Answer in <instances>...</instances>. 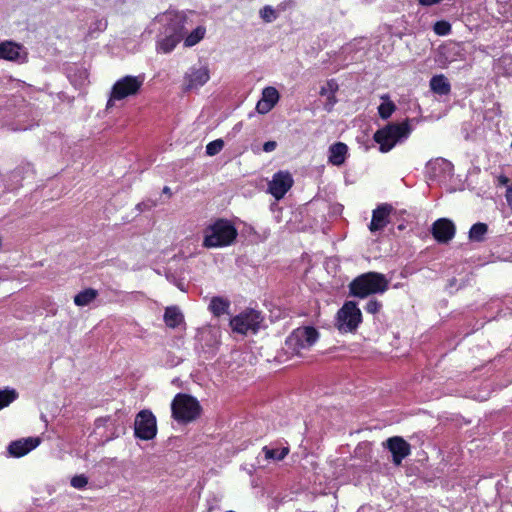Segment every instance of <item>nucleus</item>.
<instances>
[{"label":"nucleus","instance_id":"obj_1","mask_svg":"<svg viewBox=\"0 0 512 512\" xmlns=\"http://www.w3.org/2000/svg\"><path fill=\"white\" fill-rule=\"evenodd\" d=\"M237 235V229L230 221L218 219L204 230L203 245L207 248L228 246L234 242Z\"/></svg>","mask_w":512,"mask_h":512},{"label":"nucleus","instance_id":"obj_2","mask_svg":"<svg viewBox=\"0 0 512 512\" xmlns=\"http://www.w3.org/2000/svg\"><path fill=\"white\" fill-rule=\"evenodd\" d=\"M389 286V281L386 277L377 272H367L356 277L349 285L350 294L365 298L371 294H382Z\"/></svg>","mask_w":512,"mask_h":512},{"label":"nucleus","instance_id":"obj_3","mask_svg":"<svg viewBox=\"0 0 512 512\" xmlns=\"http://www.w3.org/2000/svg\"><path fill=\"white\" fill-rule=\"evenodd\" d=\"M408 120L402 123H391L379 129L374 134V140L380 146L381 152L390 151L398 142L407 139L411 133Z\"/></svg>","mask_w":512,"mask_h":512},{"label":"nucleus","instance_id":"obj_4","mask_svg":"<svg viewBox=\"0 0 512 512\" xmlns=\"http://www.w3.org/2000/svg\"><path fill=\"white\" fill-rule=\"evenodd\" d=\"M201 407L196 398L178 393L172 403V417L178 423H189L194 421L200 415Z\"/></svg>","mask_w":512,"mask_h":512},{"label":"nucleus","instance_id":"obj_5","mask_svg":"<svg viewBox=\"0 0 512 512\" xmlns=\"http://www.w3.org/2000/svg\"><path fill=\"white\" fill-rule=\"evenodd\" d=\"M318 338L319 333L314 327H299L287 337L285 350L292 355H301L302 351L310 349Z\"/></svg>","mask_w":512,"mask_h":512},{"label":"nucleus","instance_id":"obj_6","mask_svg":"<svg viewBox=\"0 0 512 512\" xmlns=\"http://www.w3.org/2000/svg\"><path fill=\"white\" fill-rule=\"evenodd\" d=\"M143 83V75H127L117 80L112 86L106 108L110 109L111 107H113L115 101H120L127 97L137 95L141 87L143 86Z\"/></svg>","mask_w":512,"mask_h":512},{"label":"nucleus","instance_id":"obj_7","mask_svg":"<svg viewBox=\"0 0 512 512\" xmlns=\"http://www.w3.org/2000/svg\"><path fill=\"white\" fill-rule=\"evenodd\" d=\"M362 321V314L357 304L347 301L337 312L336 327L340 332H353Z\"/></svg>","mask_w":512,"mask_h":512},{"label":"nucleus","instance_id":"obj_8","mask_svg":"<svg viewBox=\"0 0 512 512\" xmlns=\"http://www.w3.org/2000/svg\"><path fill=\"white\" fill-rule=\"evenodd\" d=\"M262 320L260 312L254 309H247L233 317L230 321V326L234 332L240 334L256 333L260 328Z\"/></svg>","mask_w":512,"mask_h":512},{"label":"nucleus","instance_id":"obj_9","mask_svg":"<svg viewBox=\"0 0 512 512\" xmlns=\"http://www.w3.org/2000/svg\"><path fill=\"white\" fill-rule=\"evenodd\" d=\"M135 436L142 440H151L157 434L156 418L149 410L140 411L134 423Z\"/></svg>","mask_w":512,"mask_h":512},{"label":"nucleus","instance_id":"obj_10","mask_svg":"<svg viewBox=\"0 0 512 512\" xmlns=\"http://www.w3.org/2000/svg\"><path fill=\"white\" fill-rule=\"evenodd\" d=\"M292 175L288 171L275 173L268 185V192L277 199H282L293 185Z\"/></svg>","mask_w":512,"mask_h":512},{"label":"nucleus","instance_id":"obj_11","mask_svg":"<svg viewBox=\"0 0 512 512\" xmlns=\"http://www.w3.org/2000/svg\"><path fill=\"white\" fill-rule=\"evenodd\" d=\"M210 79V72L207 66H192L185 73L184 88L187 91L196 90L202 87Z\"/></svg>","mask_w":512,"mask_h":512},{"label":"nucleus","instance_id":"obj_12","mask_svg":"<svg viewBox=\"0 0 512 512\" xmlns=\"http://www.w3.org/2000/svg\"><path fill=\"white\" fill-rule=\"evenodd\" d=\"M383 446L386 447L392 454V462L399 466L404 458L410 455L411 446L400 436H393L388 438Z\"/></svg>","mask_w":512,"mask_h":512},{"label":"nucleus","instance_id":"obj_13","mask_svg":"<svg viewBox=\"0 0 512 512\" xmlns=\"http://www.w3.org/2000/svg\"><path fill=\"white\" fill-rule=\"evenodd\" d=\"M455 225L447 218H440L432 225V235L439 243H448L455 235Z\"/></svg>","mask_w":512,"mask_h":512},{"label":"nucleus","instance_id":"obj_14","mask_svg":"<svg viewBox=\"0 0 512 512\" xmlns=\"http://www.w3.org/2000/svg\"><path fill=\"white\" fill-rule=\"evenodd\" d=\"M185 19V15L177 11L164 13L160 19L165 24L164 33L180 34L183 37Z\"/></svg>","mask_w":512,"mask_h":512},{"label":"nucleus","instance_id":"obj_15","mask_svg":"<svg viewBox=\"0 0 512 512\" xmlns=\"http://www.w3.org/2000/svg\"><path fill=\"white\" fill-rule=\"evenodd\" d=\"M40 444L38 437H28L13 441L8 446V452L13 457H22Z\"/></svg>","mask_w":512,"mask_h":512},{"label":"nucleus","instance_id":"obj_16","mask_svg":"<svg viewBox=\"0 0 512 512\" xmlns=\"http://www.w3.org/2000/svg\"><path fill=\"white\" fill-rule=\"evenodd\" d=\"M392 210V207L387 204L378 206L372 214V220L369 225L371 232L382 230L388 223L387 218Z\"/></svg>","mask_w":512,"mask_h":512},{"label":"nucleus","instance_id":"obj_17","mask_svg":"<svg viewBox=\"0 0 512 512\" xmlns=\"http://www.w3.org/2000/svg\"><path fill=\"white\" fill-rule=\"evenodd\" d=\"M348 153V147L343 142H336L329 147V163L340 166L345 162Z\"/></svg>","mask_w":512,"mask_h":512},{"label":"nucleus","instance_id":"obj_18","mask_svg":"<svg viewBox=\"0 0 512 512\" xmlns=\"http://www.w3.org/2000/svg\"><path fill=\"white\" fill-rule=\"evenodd\" d=\"M183 314L176 306H170L165 309L164 322L169 328H176L183 322Z\"/></svg>","mask_w":512,"mask_h":512},{"label":"nucleus","instance_id":"obj_19","mask_svg":"<svg viewBox=\"0 0 512 512\" xmlns=\"http://www.w3.org/2000/svg\"><path fill=\"white\" fill-rule=\"evenodd\" d=\"M430 88L439 95H447L451 90L450 83L444 75L433 76L430 80Z\"/></svg>","mask_w":512,"mask_h":512},{"label":"nucleus","instance_id":"obj_20","mask_svg":"<svg viewBox=\"0 0 512 512\" xmlns=\"http://www.w3.org/2000/svg\"><path fill=\"white\" fill-rule=\"evenodd\" d=\"M21 47L13 42H4L0 44V58L6 60H17L20 57Z\"/></svg>","mask_w":512,"mask_h":512},{"label":"nucleus","instance_id":"obj_21","mask_svg":"<svg viewBox=\"0 0 512 512\" xmlns=\"http://www.w3.org/2000/svg\"><path fill=\"white\" fill-rule=\"evenodd\" d=\"M230 307V301L224 297H213L209 304V310L211 313L219 317L225 313L228 312V309Z\"/></svg>","mask_w":512,"mask_h":512},{"label":"nucleus","instance_id":"obj_22","mask_svg":"<svg viewBox=\"0 0 512 512\" xmlns=\"http://www.w3.org/2000/svg\"><path fill=\"white\" fill-rule=\"evenodd\" d=\"M164 38L158 42V49L163 53L171 52L183 38L180 34L164 33Z\"/></svg>","mask_w":512,"mask_h":512},{"label":"nucleus","instance_id":"obj_23","mask_svg":"<svg viewBox=\"0 0 512 512\" xmlns=\"http://www.w3.org/2000/svg\"><path fill=\"white\" fill-rule=\"evenodd\" d=\"M98 296V291L93 288H87L79 292L74 297V303L77 306L83 307L89 305Z\"/></svg>","mask_w":512,"mask_h":512},{"label":"nucleus","instance_id":"obj_24","mask_svg":"<svg viewBox=\"0 0 512 512\" xmlns=\"http://www.w3.org/2000/svg\"><path fill=\"white\" fill-rule=\"evenodd\" d=\"M427 169L430 171V173H432L433 177H436L438 176V171H451L452 164L444 158H436L428 162Z\"/></svg>","mask_w":512,"mask_h":512},{"label":"nucleus","instance_id":"obj_25","mask_svg":"<svg viewBox=\"0 0 512 512\" xmlns=\"http://www.w3.org/2000/svg\"><path fill=\"white\" fill-rule=\"evenodd\" d=\"M381 99L383 103H381L378 107L379 116L386 120L391 117V115L396 110V105L392 102L387 94L382 95Z\"/></svg>","mask_w":512,"mask_h":512},{"label":"nucleus","instance_id":"obj_26","mask_svg":"<svg viewBox=\"0 0 512 512\" xmlns=\"http://www.w3.org/2000/svg\"><path fill=\"white\" fill-rule=\"evenodd\" d=\"M488 231V226L485 223L478 222L474 224L469 231V239L474 242H482L484 236Z\"/></svg>","mask_w":512,"mask_h":512},{"label":"nucleus","instance_id":"obj_27","mask_svg":"<svg viewBox=\"0 0 512 512\" xmlns=\"http://www.w3.org/2000/svg\"><path fill=\"white\" fill-rule=\"evenodd\" d=\"M205 32L206 30L204 27L198 26L185 38L184 45L186 47H192L196 45L204 38Z\"/></svg>","mask_w":512,"mask_h":512},{"label":"nucleus","instance_id":"obj_28","mask_svg":"<svg viewBox=\"0 0 512 512\" xmlns=\"http://www.w3.org/2000/svg\"><path fill=\"white\" fill-rule=\"evenodd\" d=\"M263 452L265 454L266 459H272V460H282L286 457V455L289 453V449L287 447L281 448V449H272L267 446L263 447Z\"/></svg>","mask_w":512,"mask_h":512},{"label":"nucleus","instance_id":"obj_29","mask_svg":"<svg viewBox=\"0 0 512 512\" xmlns=\"http://www.w3.org/2000/svg\"><path fill=\"white\" fill-rule=\"evenodd\" d=\"M18 393L14 389L0 390V410L7 407L10 403L16 400Z\"/></svg>","mask_w":512,"mask_h":512},{"label":"nucleus","instance_id":"obj_30","mask_svg":"<svg viewBox=\"0 0 512 512\" xmlns=\"http://www.w3.org/2000/svg\"><path fill=\"white\" fill-rule=\"evenodd\" d=\"M279 97L280 96L277 89L269 86L263 89L261 99L275 106L279 100Z\"/></svg>","mask_w":512,"mask_h":512},{"label":"nucleus","instance_id":"obj_31","mask_svg":"<svg viewBox=\"0 0 512 512\" xmlns=\"http://www.w3.org/2000/svg\"><path fill=\"white\" fill-rule=\"evenodd\" d=\"M260 17L264 22L271 23L277 19L278 14L272 6L266 5L260 10Z\"/></svg>","mask_w":512,"mask_h":512},{"label":"nucleus","instance_id":"obj_32","mask_svg":"<svg viewBox=\"0 0 512 512\" xmlns=\"http://www.w3.org/2000/svg\"><path fill=\"white\" fill-rule=\"evenodd\" d=\"M224 147V141L222 139H216L211 141L206 146V153L209 156L218 154Z\"/></svg>","mask_w":512,"mask_h":512},{"label":"nucleus","instance_id":"obj_33","mask_svg":"<svg viewBox=\"0 0 512 512\" xmlns=\"http://www.w3.org/2000/svg\"><path fill=\"white\" fill-rule=\"evenodd\" d=\"M451 30V25L446 21H438L434 25V31L438 35H447Z\"/></svg>","mask_w":512,"mask_h":512},{"label":"nucleus","instance_id":"obj_34","mask_svg":"<svg viewBox=\"0 0 512 512\" xmlns=\"http://www.w3.org/2000/svg\"><path fill=\"white\" fill-rule=\"evenodd\" d=\"M88 484V478L84 475H76L71 479V486L76 489H83Z\"/></svg>","mask_w":512,"mask_h":512},{"label":"nucleus","instance_id":"obj_35","mask_svg":"<svg viewBox=\"0 0 512 512\" xmlns=\"http://www.w3.org/2000/svg\"><path fill=\"white\" fill-rule=\"evenodd\" d=\"M382 308V304L381 302L375 300V299H371L367 302L366 306H365V310L366 312L370 313V314H376L380 311V309Z\"/></svg>","mask_w":512,"mask_h":512},{"label":"nucleus","instance_id":"obj_36","mask_svg":"<svg viewBox=\"0 0 512 512\" xmlns=\"http://www.w3.org/2000/svg\"><path fill=\"white\" fill-rule=\"evenodd\" d=\"M273 107H274L273 105H271L270 103L261 99L258 101V103L256 105V110L260 114H266L269 111H271Z\"/></svg>","mask_w":512,"mask_h":512},{"label":"nucleus","instance_id":"obj_37","mask_svg":"<svg viewBox=\"0 0 512 512\" xmlns=\"http://www.w3.org/2000/svg\"><path fill=\"white\" fill-rule=\"evenodd\" d=\"M337 89H338L337 84L334 81H329V82H327L326 87H322L320 94L321 95H326L328 93L335 94Z\"/></svg>","mask_w":512,"mask_h":512},{"label":"nucleus","instance_id":"obj_38","mask_svg":"<svg viewBox=\"0 0 512 512\" xmlns=\"http://www.w3.org/2000/svg\"><path fill=\"white\" fill-rule=\"evenodd\" d=\"M326 95H327V100H328L326 107H327V110L330 111L337 100H336L335 94L328 93Z\"/></svg>","mask_w":512,"mask_h":512},{"label":"nucleus","instance_id":"obj_39","mask_svg":"<svg viewBox=\"0 0 512 512\" xmlns=\"http://www.w3.org/2000/svg\"><path fill=\"white\" fill-rule=\"evenodd\" d=\"M277 143L275 141H267L263 145V150L265 152H272L276 149Z\"/></svg>","mask_w":512,"mask_h":512},{"label":"nucleus","instance_id":"obj_40","mask_svg":"<svg viewBox=\"0 0 512 512\" xmlns=\"http://www.w3.org/2000/svg\"><path fill=\"white\" fill-rule=\"evenodd\" d=\"M156 205V203L154 201H147V202H142V203H139L137 205V208L140 210V211H143L145 209H151L152 207H154Z\"/></svg>","mask_w":512,"mask_h":512},{"label":"nucleus","instance_id":"obj_41","mask_svg":"<svg viewBox=\"0 0 512 512\" xmlns=\"http://www.w3.org/2000/svg\"><path fill=\"white\" fill-rule=\"evenodd\" d=\"M421 5L431 6L441 2L442 0H418Z\"/></svg>","mask_w":512,"mask_h":512},{"label":"nucleus","instance_id":"obj_42","mask_svg":"<svg viewBox=\"0 0 512 512\" xmlns=\"http://www.w3.org/2000/svg\"><path fill=\"white\" fill-rule=\"evenodd\" d=\"M506 199H507V202H508L510 208L512 209V185L509 186L507 189Z\"/></svg>","mask_w":512,"mask_h":512},{"label":"nucleus","instance_id":"obj_43","mask_svg":"<svg viewBox=\"0 0 512 512\" xmlns=\"http://www.w3.org/2000/svg\"><path fill=\"white\" fill-rule=\"evenodd\" d=\"M163 193H164V194L171 195V189H170L168 186H165V187L163 188Z\"/></svg>","mask_w":512,"mask_h":512},{"label":"nucleus","instance_id":"obj_44","mask_svg":"<svg viewBox=\"0 0 512 512\" xmlns=\"http://www.w3.org/2000/svg\"><path fill=\"white\" fill-rule=\"evenodd\" d=\"M240 126H241V124H240V123H239V124H236V126H235V128H234V129L240 130Z\"/></svg>","mask_w":512,"mask_h":512},{"label":"nucleus","instance_id":"obj_45","mask_svg":"<svg viewBox=\"0 0 512 512\" xmlns=\"http://www.w3.org/2000/svg\"><path fill=\"white\" fill-rule=\"evenodd\" d=\"M501 182H503V183H507V182H508V179H507V178L501 179Z\"/></svg>","mask_w":512,"mask_h":512},{"label":"nucleus","instance_id":"obj_46","mask_svg":"<svg viewBox=\"0 0 512 512\" xmlns=\"http://www.w3.org/2000/svg\"><path fill=\"white\" fill-rule=\"evenodd\" d=\"M501 182H503V183H507V182H508V179H507V178L501 179Z\"/></svg>","mask_w":512,"mask_h":512}]
</instances>
